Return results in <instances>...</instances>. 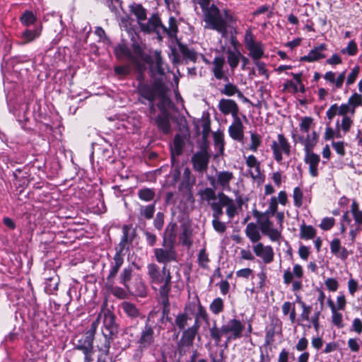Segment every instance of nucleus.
Returning <instances> with one entry per match:
<instances>
[{"label":"nucleus","instance_id":"obj_1","mask_svg":"<svg viewBox=\"0 0 362 362\" xmlns=\"http://www.w3.org/2000/svg\"><path fill=\"white\" fill-rule=\"evenodd\" d=\"M163 248L154 249V255L158 263L164 264L162 269L154 263L148 264V275L153 289H158L163 307V316L168 315L170 312L169 294L171 291L172 276L166 264L176 261L177 255L174 246L163 245Z\"/></svg>","mask_w":362,"mask_h":362},{"label":"nucleus","instance_id":"obj_2","mask_svg":"<svg viewBox=\"0 0 362 362\" xmlns=\"http://www.w3.org/2000/svg\"><path fill=\"white\" fill-rule=\"evenodd\" d=\"M200 199L206 202L213 211V205L217 204L221 209L226 208V214L229 220H232L237 213V206L234 200L223 192H216V189L205 187L198 191Z\"/></svg>","mask_w":362,"mask_h":362},{"label":"nucleus","instance_id":"obj_3","mask_svg":"<svg viewBox=\"0 0 362 362\" xmlns=\"http://www.w3.org/2000/svg\"><path fill=\"white\" fill-rule=\"evenodd\" d=\"M103 320L102 334L104 337V341L101 346H98V350L103 352L105 355H108L111 344L115 336L118 332V325L115 322V315L110 311H103L98 314L95 320Z\"/></svg>","mask_w":362,"mask_h":362},{"label":"nucleus","instance_id":"obj_4","mask_svg":"<svg viewBox=\"0 0 362 362\" xmlns=\"http://www.w3.org/2000/svg\"><path fill=\"white\" fill-rule=\"evenodd\" d=\"M156 327L154 323L151 322L150 317H148L134 340L137 346L134 356V358L140 359L144 351L154 346L156 338Z\"/></svg>","mask_w":362,"mask_h":362},{"label":"nucleus","instance_id":"obj_5","mask_svg":"<svg viewBox=\"0 0 362 362\" xmlns=\"http://www.w3.org/2000/svg\"><path fill=\"white\" fill-rule=\"evenodd\" d=\"M6 98L9 112L15 116L21 127L25 128L26 123L30 119V99H26L22 95L13 98L12 93H8Z\"/></svg>","mask_w":362,"mask_h":362},{"label":"nucleus","instance_id":"obj_6","mask_svg":"<svg viewBox=\"0 0 362 362\" xmlns=\"http://www.w3.org/2000/svg\"><path fill=\"white\" fill-rule=\"evenodd\" d=\"M204 21L206 24V28L218 31L223 37L226 36L227 33L226 21L215 5L212 4L204 12Z\"/></svg>","mask_w":362,"mask_h":362},{"label":"nucleus","instance_id":"obj_7","mask_svg":"<svg viewBox=\"0 0 362 362\" xmlns=\"http://www.w3.org/2000/svg\"><path fill=\"white\" fill-rule=\"evenodd\" d=\"M254 216L257 218L259 228L264 235H267L272 241L280 240L281 238V230L274 228V223L271 221V218L274 216L255 210Z\"/></svg>","mask_w":362,"mask_h":362},{"label":"nucleus","instance_id":"obj_8","mask_svg":"<svg viewBox=\"0 0 362 362\" xmlns=\"http://www.w3.org/2000/svg\"><path fill=\"white\" fill-rule=\"evenodd\" d=\"M45 344L35 338L29 339L25 345V362H46Z\"/></svg>","mask_w":362,"mask_h":362},{"label":"nucleus","instance_id":"obj_9","mask_svg":"<svg viewBox=\"0 0 362 362\" xmlns=\"http://www.w3.org/2000/svg\"><path fill=\"white\" fill-rule=\"evenodd\" d=\"M245 46L248 50V56L253 60H259L264 55V46L261 41H256L250 28L246 30L243 40Z\"/></svg>","mask_w":362,"mask_h":362},{"label":"nucleus","instance_id":"obj_10","mask_svg":"<svg viewBox=\"0 0 362 362\" xmlns=\"http://www.w3.org/2000/svg\"><path fill=\"white\" fill-rule=\"evenodd\" d=\"M303 268L299 264H295L292 270L288 268L284 272L283 280L286 285H292V291L298 292L303 288Z\"/></svg>","mask_w":362,"mask_h":362},{"label":"nucleus","instance_id":"obj_11","mask_svg":"<svg viewBox=\"0 0 362 362\" xmlns=\"http://www.w3.org/2000/svg\"><path fill=\"white\" fill-rule=\"evenodd\" d=\"M270 147L272 151L273 158L279 164L282 163L283 154L286 156H289L291 155V144L282 134H279L277 135V139L272 141Z\"/></svg>","mask_w":362,"mask_h":362},{"label":"nucleus","instance_id":"obj_12","mask_svg":"<svg viewBox=\"0 0 362 362\" xmlns=\"http://www.w3.org/2000/svg\"><path fill=\"white\" fill-rule=\"evenodd\" d=\"M245 324L237 318L228 320L222 325V332L227 338V341L240 339L243 336Z\"/></svg>","mask_w":362,"mask_h":362},{"label":"nucleus","instance_id":"obj_13","mask_svg":"<svg viewBox=\"0 0 362 362\" xmlns=\"http://www.w3.org/2000/svg\"><path fill=\"white\" fill-rule=\"evenodd\" d=\"M98 327V320L93 321L90 328L77 340L75 348L81 351L87 352L93 349V340Z\"/></svg>","mask_w":362,"mask_h":362},{"label":"nucleus","instance_id":"obj_14","mask_svg":"<svg viewBox=\"0 0 362 362\" xmlns=\"http://www.w3.org/2000/svg\"><path fill=\"white\" fill-rule=\"evenodd\" d=\"M245 163L247 167L245 175L255 181H259L262 177L261 163L254 155L244 156Z\"/></svg>","mask_w":362,"mask_h":362},{"label":"nucleus","instance_id":"obj_15","mask_svg":"<svg viewBox=\"0 0 362 362\" xmlns=\"http://www.w3.org/2000/svg\"><path fill=\"white\" fill-rule=\"evenodd\" d=\"M162 88V85L156 81L153 86L139 81L137 86V92L140 97L148 101L155 100L157 90Z\"/></svg>","mask_w":362,"mask_h":362},{"label":"nucleus","instance_id":"obj_16","mask_svg":"<svg viewBox=\"0 0 362 362\" xmlns=\"http://www.w3.org/2000/svg\"><path fill=\"white\" fill-rule=\"evenodd\" d=\"M124 256L125 252L115 251V254L110 261L109 274L107 276V281L108 283L112 284H114V279H115L119 269L124 264Z\"/></svg>","mask_w":362,"mask_h":362},{"label":"nucleus","instance_id":"obj_17","mask_svg":"<svg viewBox=\"0 0 362 362\" xmlns=\"http://www.w3.org/2000/svg\"><path fill=\"white\" fill-rule=\"evenodd\" d=\"M136 236V230L130 225H124L122 227V236L120 242L115 247V251L125 252L129 250V245L132 244Z\"/></svg>","mask_w":362,"mask_h":362},{"label":"nucleus","instance_id":"obj_18","mask_svg":"<svg viewBox=\"0 0 362 362\" xmlns=\"http://www.w3.org/2000/svg\"><path fill=\"white\" fill-rule=\"evenodd\" d=\"M146 62L149 64V71L152 77L158 78L165 75V67L159 52L156 51L153 56H151L150 62Z\"/></svg>","mask_w":362,"mask_h":362},{"label":"nucleus","instance_id":"obj_19","mask_svg":"<svg viewBox=\"0 0 362 362\" xmlns=\"http://www.w3.org/2000/svg\"><path fill=\"white\" fill-rule=\"evenodd\" d=\"M252 249L255 255L259 257L264 264H269L274 261V252L272 246L257 243L252 246Z\"/></svg>","mask_w":362,"mask_h":362},{"label":"nucleus","instance_id":"obj_20","mask_svg":"<svg viewBox=\"0 0 362 362\" xmlns=\"http://www.w3.org/2000/svg\"><path fill=\"white\" fill-rule=\"evenodd\" d=\"M193 168L202 175L207 170L209 163V156L205 151L196 152L191 158Z\"/></svg>","mask_w":362,"mask_h":362},{"label":"nucleus","instance_id":"obj_21","mask_svg":"<svg viewBox=\"0 0 362 362\" xmlns=\"http://www.w3.org/2000/svg\"><path fill=\"white\" fill-rule=\"evenodd\" d=\"M226 60L223 56L215 57L211 62V71L214 77L218 80L228 81V76L226 74Z\"/></svg>","mask_w":362,"mask_h":362},{"label":"nucleus","instance_id":"obj_22","mask_svg":"<svg viewBox=\"0 0 362 362\" xmlns=\"http://www.w3.org/2000/svg\"><path fill=\"white\" fill-rule=\"evenodd\" d=\"M199 327V324L198 322H194L192 326L183 330L179 341V346L180 347L192 346Z\"/></svg>","mask_w":362,"mask_h":362},{"label":"nucleus","instance_id":"obj_23","mask_svg":"<svg viewBox=\"0 0 362 362\" xmlns=\"http://www.w3.org/2000/svg\"><path fill=\"white\" fill-rule=\"evenodd\" d=\"M324 79L332 86V90L336 91L341 89L346 78V70L337 74V73L329 71L324 76Z\"/></svg>","mask_w":362,"mask_h":362},{"label":"nucleus","instance_id":"obj_24","mask_svg":"<svg viewBox=\"0 0 362 362\" xmlns=\"http://www.w3.org/2000/svg\"><path fill=\"white\" fill-rule=\"evenodd\" d=\"M348 114H351V116H352L351 108L347 103H342L340 105L334 103L332 105L326 112V116L329 122L337 115L345 117H349Z\"/></svg>","mask_w":362,"mask_h":362},{"label":"nucleus","instance_id":"obj_25","mask_svg":"<svg viewBox=\"0 0 362 362\" xmlns=\"http://www.w3.org/2000/svg\"><path fill=\"white\" fill-rule=\"evenodd\" d=\"M218 110L224 115L230 114L233 119L239 117V108L235 101L231 99H221L218 105Z\"/></svg>","mask_w":362,"mask_h":362},{"label":"nucleus","instance_id":"obj_26","mask_svg":"<svg viewBox=\"0 0 362 362\" xmlns=\"http://www.w3.org/2000/svg\"><path fill=\"white\" fill-rule=\"evenodd\" d=\"M235 179L233 172L228 170L217 171L218 189L221 192H230V182Z\"/></svg>","mask_w":362,"mask_h":362},{"label":"nucleus","instance_id":"obj_27","mask_svg":"<svg viewBox=\"0 0 362 362\" xmlns=\"http://www.w3.org/2000/svg\"><path fill=\"white\" fill-rule=\"evenodd\" d=\"M168 23L169 26L166 27L162 23L161 21H160L158 29L156 31V33L159 38H162L165 35H168L170 37H173L176 35L177 32L176 19L174 17H170Z\"/></svg>","mask_w":362,"mask_h":362},{"label":"nucleus","instance_id":"obj_28","mask_svg":"<svg viewBox=\"0 0 362 362\" xmlns=\"http://www.w3.org/2000/svg\"><path fill=\"white\" fill-rule=\"evenodd\" d=\"M230 136L235 141L241 142L244 138V126L239 117L233 118L232 124L228 127Z\"/></svg>","mask_w":362,"mask_h":362},{"label":"nucleus","instance_id":"obj_29","mask_svg":"<svg viewBox=\"0 0 362 362\" xmlns=\"http://www.w3.org/2000/svg\"><path fill=\"white\" fill-rule=\"evenodd\" d=\"M320 160V156L313 153V151H305L304 161L309 165V173L312 177H317L318 175Z\"/></svg>","mask_w":362,"mask_h":362},{"label":"nucleus","instance_id":"obj_30","mask_svg":"<svg viewBox=\"0 0 362 362\" xmlns=\"http://www.w3.org/2000/svg\"><path fill=\"white\" fill-rule=\"evenodd\" d=\"M212 206V226L216 232L223 233L226 230V226L225 223L220 221L221 216L223 214V209H221L219 205L215 204Z\"/></svg>","mask_w":362,"mask_h":362},{"label":"nucleus","instance_id":"obj_31","mask_svg":"<svg viewBox=\"0 0 362 362\" xmlns=\"http://www.w3.org/2000/svg\"><path fill=\"white\" fill-rule=\"evenodd\" d=\"M329 245L331 253L337 258L342 261H345L348 258L349 252L346 247L341 246V240L339 238H334Z\"/></svg>","mask_w":362,"mask_h":362},{"label":"nucleus","instance_id":"obj_32","mask_svg":"<svg viewBox=\"0 0 362 362\" xmlns=\"http://www.w3.org/2000/svg\"><path fill=\"white\" fill-rule=\"evenodd\" d=\"M42 31L41 25L35 26L33 29L26 28L22 31L19 37L21 39V45H25L34 41L40 37Z\"/></svg>","mask_w":362,"mask_h":362},{"label":"nucleus","instance_id":"obj_33","mask_svg":"<svg viewBox=\"0 0 362 362\" xmlns=\"http://www.w3.org/2000/svg\"><path fill=\"white\" fill-rule=\"evenodd\" d=\"M49 276L45 278V291L47 294L51 295L58 290L59 277L54 270H49Z\"/></svg>","mask_w":362,"mask_h":362},{"label":"nucleus","instance_id":"obj_34","mask_svg":"<svg viewBox=\"0 0 362 362\" xmlns=\"http://www.w3.org/2000/svg\"><path fill=\"white\" fill-rule=\"evenodd\" d=\"M177 224L170 222L166 227L163 236V245H171L175 247Z\"/></svg>","mask_w":362,"mask_h":362},{"label":"nucleus","instance_id":"obj_35","mask_svg":"<svg viewBox=\"0 0 362 362\" xmlns=\"http://www.w3.org/2000/svg\"><path fill=\"white\" fill-rule=\"evenodd\" d=\"M327 49L325 44H321L319 46L315 47L312 49L307 55L302 57L303 61L308 62H313L321 59L325 58V54L323 52Z\"/></svg>","mask_w":362,"mask_h":362},{"label":"nucleus","instance_id":"obj_36","mask_svg":"<svg viewBox=\"0 0 362 362\" xmlns=\"http://www.w3.org/2000/svg\"><path fill=\"white\" fill-rule=\"evenodd\" d=\"M298 141L304 146L305 151H313L314 146L317 143L318 135L316 132L313 131L310 134H308L305 138L303 136H300Z\"/></svg>","mask_w":362,"mask_h":362},{"label":"nucleus","instance_id":"obj_37","mask_svg":"<svg viewBox=\"0 0 362 362\" xmlns=\"http://www.w3.org/2000/svg\"><path fill=\"white\" fill-rule=\"evenodd\" d=\"M160 21V19L158 16L157 14H153L146 23H140V28L141 30L145 33H156Z\"/></svg>","mask_w":362,"mask_h":362},{"label":"nucleus","instance_id":"obj_38","mask_svg":"<svg viewBox=\"0 0 362 362\" xmlns=\"http://www.w3.org/2000/svg\"><path fill=\"white\" fill-rule=\"evenodd\" d=\"M155 122L158 129L164 134L170 133L171 125L169 117L167 114L158 115L155 119Z\"/></svg>","mask_w":362,"mask_h":362},{"label":"nucleus","instance_id":"obj_39","mask_svg":"<svg viewBox=\"0 0 362 362\" xmlns=\"http://www.w3.org/2000/svg\"><path fill=\"white\" fill-rule=\"evenodd\" d=\"M185 146V140L182 136L177 134L173 139V144L171 146V159L173 161L175 156H179L182 153Z\"/></svg>","mask_w":362,"mask_h":362},{"label":"nucleus","instance_id":"obj_40","mask_svg":"<svg viewBox=\"0 0 362 362\" xmlns=\"http://www.w3.org/2000/svg\"><path fill=\"white\" fill-rule=\"evenodd\" d=\"M227 61L230 67V69L233 71L239 64L242 54L237 49L233 50L228 48L226 50Z\"/></svg>","mask_w":362,"mask_h":362},{"label":"nucleus","instance_id":"obj_41","mask_svg":"<svg viewBox=\"0 0 362 362\" xmlns=\"http://www.w3.org/2000/svg\"><path fill=\"white\" fill-rule=\"evenodd\" d=\"M156 211V202L148 205H139V218L150 220L153 217Z\"/></svg>","mask_w":362,"mask_h":362},{"label":"nucleus","instance_id":"obj_42","mask_svg":"<svg viewBox=\"0 0 362 362\" xmlns=\"http://www.w3.org/2000/svg\"><path fill=\"white\" fill-rule=\"evenodd\" d=\"M116 57L119 59H132V54L130 49L123 42L118 44L114 49Z\"/></svg>","mask_w":362,"mask_h":362},{"label":"nucleus","instance_id":"obj_43","mask_svg":"<svg viewBox=\"0 0 362 362\" xmlns=\"http://www.w3.org/2000/svg\"><path fill=\"white\" fill-rule=\"evenodd\" d=\"M121 308L124 313L130 318L135 319L140 315V312L137 307L128 301H124L121 304Z\"/></svg>","mask_w":362,"mask_h":362},{"label":"nucleus","instance_id":"obj_44","mask_svg":"<svg viewBox=\"0 0 362 362\" xmlns=\"http://www.w3.org/2000/svg\"><path fill=\"white\" fill-rule=\"evenodd\" d=\"M245 234L246 236L250 240L252 243H258V241L261 239L260 233L257 229V227L254 223H249L245 228Z\"/></svg>","mask_w":362,"mask_h":362},{"label":"nucleus","instance_id":"obj_45","mask_svg":"<svg viewBox=\"0 0 362 362\" xmlns=\"http://www.w3.org/2000/svg\"><path fill=\"white\" fill-rule=\"evenodd\" d=\"M132 267L128 266L123 269L119 276V284L129 291H130L129 281L132 279Z\"/></svg>","mask_w":362,"mask_h":362},{"label":"nucleus","instance_id":"obj_46","mask_svg":"<svg viewBox=\"0 0 362 362\" xmlns=\"http://www.w3.org/2000/svg\"><path fill=\"white\" fill-rule=\"evenodd\" d=\"M130 11L136 17L139 25L146 19V10L141 4L131 5Z\"/></svg>","mask_w":362,"mask_h":362},{"label":"nucleus","instance_id":"obj_47","mask_svg":"<svg viewBox=\"0 0 362 362\" xmlns=\"http://www.w3.org/2000/svg\"><path fill=\"white\" fill-rule=\"evenodd\" d=\"M137 195L141 200L149 202L154 199L156 192L155 189L152 188L143 187L138 190Z\"/></svg>","mask_w":362,"mask_h":362},{"label":"nucleus","instance_id":"obj_48","mask_svg":"<svg viewBox=\"0 0 362 362\" xmlns=\"http://www.w3.org/2000/svg\"><path fill=\"white\" fill-rule=\"evenodd\" d=\"M130 290H132L135 295L139 297H145L147 295L146 285L140 278L135 279L134 284L130 286Z\"/></svg>","mask_w":362,"mask_h":362},{"label":"nucleus","instance_id":"obj_49","mask_svg":"<svg viewBox=\"0 0 362 362\" xmlns=\"http://www.w3.org/2000/svg\"><path fill=\"white\" fill-rule=\"evenodd\" d=\"M347 103L352 110V116L354 115L356 109L362 106V95L354 91L348 99Z\"/></svg>","mask_w":362,"mask_h":362},{"label":"nucleus","instance_id":"obj_50","mask_svg":"<svg viewBox=\"0 0 362 362\" xmlns=\"http://www.w3.org/2000/svg\"><path fill=\"white\" fill-rule=\"evenodd\" d=\"M316 230L312 226L303 224L300 227V238L305 240H310L315 238Z\"/></svg>","mask_w":362,"mask_h":362},{"label":"nucleus","instance_id":"obj_51","mask_svg":"<svg viewBox=\"0 0 362 362\" xmlns=\"http://www.w3.org/2000/svg\"><path fill=\"white\" fill-rule=\"evenodd\" d=\"M209 331L211 338L214 340L216 343H219L221 341V337L225 336V334L222 332V327L218 328L215 320L213 321L212 326L209 327Z\"/></svg>","mask_w":362,"mask_h":362},{"label":"nucleus","instance_id":"obj_52","mask_svg":"<svg viewBox=\"0 0 362 362\" xmlns=\"http://www.w3.org/2000/svg\"><path fill=\"white\" fill-rule=\"evenodd\" d=\"M209 331L211 338L214 340L216 343H219L221 341V337L225 336V334L222 332V327L218 328L215 320L213 321L212 326L209 327Z\"/></svg>","mask_w":362,"mask_h":362},{"label":"nucleus","instance_id":"obj_53","mask_svg":"<svg viewBox=\"0 0 362 362\" xmlns=\"http://www.w3.org/2000/svg\"><path fill=\"white\" fill-rule=\"evenodd\" d=\"M20 21L23 25L29 27L35 23L37 21V17L33 11H25L21 16Z\"/></svg>","mask_w":362,"mask_h":362},{"label":"nucleus","instance_id":"obj_54","mask_svg":"<svg viewBox=\"0 0 362 362\" xmlns=\"http://www.w3.org/2000/svg\"><path fill=\"white\" fill-rule=\"evenodd\" d=\"M197 311L195 313V320L194 322H198L199 320H204L206 321V323L210 326L209 321L208 320V314L205 308L202 305L199 299H197Z\"/></svg>","mask_w":362,"mask_h":362},{"label":"nucleus","instance_id":"obj_55","mask_svg":"<svg viewBox=\"0 0 362 362\" xmlns=\"http://www.w3.org/2000/svg\"><path fill=\"white\" fill-rule=\"evenodd\" d=\"M191 235L192 232L190 229L187 226H184L179 237V240L181 244L184 246L189 247L192 243L191 240Z\"/></svg>","mask_w":362,"mask_h":362},{"label":"nucleus","instance_id":"obj_56","mask_svg":"<svg viewBox=\"0 0 362 362\" xmlns=\"http://www.w3.org/2000/svg\"><path fill=\"white\" fill-rule=\"evenodd\" d=\"M190 317L185 313H179L175 319V325L180 330H185Z\"/></svg>","mask_w":362,"mask_h":362},{"label":"nucleus","instance_id":"obj_57","mask_svg":"<svg viewBox=\"0 0 362 362\" xmlns=\"http://www.w3.org/2000/svg\"><path fill=\"white\" fill-rule=\"evenodd\" d=\"M132 49L136 56L145 62H150L151 55L145 53L144 49L139 43L134 42L132 44Z\"/></svg>","mask_w":362,"mask_h":362},{"label":"nucleus","instance_id":"obj_58","mask_svg":"<svg viewBox=\"0 0 362 362\" xmlns=\"http://www.w3.org/2000/svg\"><path fill=\"white\" fill-rule=\"evenodd\" d=\"M223 300L218 297L216 298L210 304L209 309L214 315H218L223 310Z\"/></svg>","mask_w":362,"mask_h":362},{"label":"nucleus","instance_id":"obj_59","mask_svg":"<svg viewBox=\"0 0 362 362\" xmlns=\"http://www.w3.org/2000/svg\"><path fill=\"white\" fill-rule=\"evenodd\" d=\"M261 144V136L256 132H252L250 134V144L249 146V149L253 152H256Z\"/></svg>","mask_w":362,"mask_h":362},{"label":"nucleus","instance_id":"obj_60","mask_svg":"<svg viewBox=\"0 0 362 362\" xmlns=\"http://www.w3.org/2000/svg\"><path fill=\"white\" fill-rule=\"evenodd\" d=\"M180 52L183 56V58L186 61H191L194 62L197 60V53L186 46L180 47Z\"/></svg>","mask_w":362,"mask_h":362},{"label":"nucleus","instance_id":"obj_61","mask_svg":"<svg viewBox=\"0 0 362 362\" xmlns=\"http://www.w3.org/2000/svg\"><path fill=\"white\" fill-rule=\"evenodd\" d=\"M226 82L223 88L220 89L221 93L227 96H233L237 94L239 90L238 86L228 81Z\"/></svg>","mask_w":362,"mask_h":362},{"label":"nucleus","instance_id":"obj_62","mask_svg":"<svg viewBox=\"0 0 362 362\" xmlns=\"http://www.w3.org/2000/svg\"><path fill=\"white\" fill-rule=\"evenodd\" d=\"M197 262L198 264L200 267L203 269L208 268V263L209 262V255L206 253V249L202 248L199 250L198 256H197Z\"/></svg>","mask_w":362,"mask_h":362},{"label":"nucleus","instance_id":"obj_63","mask_svg":"<svg viewBox=\"0 0 362 362\" xmlns=\"http://www.w3.org/2000/svg\"><path fill=\"white\" fill-rule=\"evenodd\" d=\"M293 204L296 207L300 208L303 205V190L296 187L293 189Z\"/></svg>","mask_w":362,"mask_h":362},{"label":"nucleus","instance_id":"obj_64","mask_svg":"<svg viewBox=\"0 0 362 362\" xmlns=\"http://www.w3.org/2000/svg\"><path fill=\"white\" fill-rule=\"evenodd\" d=\"M358 52V47L356 42L353 40H351L348 45L341 49V53L343 54H348L349 56H354Z\"/></svg>","mask_w":362,"mask_h":362}]
</instances>
